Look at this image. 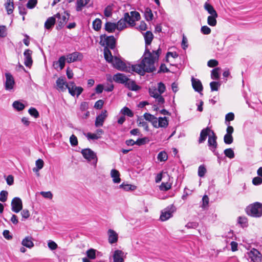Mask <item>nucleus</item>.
Returning a JSON list of instances; mask_svg holds the SVG:
<instances>
[{"mask_svg":"<svg viewBox=\"0 0 262 262\" xmlns=\"http://www.w3.org/2000/svg\"><path fill=\"white\" fill-rule=\"evenodd\" d=\"M162 53V50L159 47L156 50H153L151 52L147 47L145 48L144 53L141 58V66H142L144 74L151 73L156 71L155 66L156 62L158 61L159 56Z\"/></svg>","mask_w":262,"mask_h":262,"instance_id":"obj_1","label":"nucleus"},{"mask_svg":"<svg viewBox=\"0 0 262 262\" xmlns=\"http://www.w3.org/2000/svg\"><path fill=\"white\" fill-rule=\"evenodd\" d=\"M114 67L118 70L128 73L136 72L141 76L145 75L143 67L141 66V62L139 63L131 64L129 62L127 64L123 61L120 58L117 56L114 57Z\"/></svg>","mask_w":262,"mask_h":262,"instance_id":"obj_2","label":"nucleus"},{"mask_svg":"<svg viewBox=\"0 0 262 262\" xmlns=\"http://www.w3.org/2000/svg\"><path fill=\"white\" fill-rule=\"evenodd\" d=\"M246 213L252 217H260L262 215V204L256 202L250 205L246 209Z\"/></svg>","mask_w":262,"mask_h":262,"instance_id":"obj_3","label":"nucleus"},{"mask_svg":"<svg viewBox=\"0 0 262 262\" xmlns=\"http://www.w3.org/2000/svg\"><path fill=\"white\" fill-rule=\"evenodd\" d=\"M99 44L102 46L108 48L109 49L114 50L117 45V40L114 36H107L105 34L100 36Z\"/></svg>","mask_w":262,"mask_h":262,"instance_id":"obj_4","label":"nucleus"},{"mask_svg":"<svg viewBox=\"0 0 262 262\" xmlns=\"http://www.w3.org/2000/svg\"><path fill=\"white\" fill-rule=\"evenodd\" d=\"M81 153L85 159L88 162H92V164L94 167H96L98 158L96 152L91 148H86L82 149Z\"/></svg>","mask_w":262,"mask_h":262,"instance_id":"obj_5","label":"nucleus"},{"mask_svg":"<svg viewBox=\"0 0 262 262\" xmlns=\"http://www.w3.org/2000/svg\"><path fill=\"white\" fill-rule=\"evenodd\" d=\"M212 136H209L208 140V146L209 149L213 153L214 155H218V151L216 150L217 147V143L216 141L217 136L213 131H211Z\"/></svg>","mask_w":262,"mask_h":262,"instance_id":"obj_6","label":"nucleus"},{"mask_svg":"<svg viewBox=\"0 0 262 262\" xmlns=\"http://www.w3.org/2000/svg\"><path fill=\"white\" fill-rule=\"evenodd\" d=\"M246 256L248 259H250L253 262H261V253L255 248H253L248 252Z\"/></svg>","mask_w":262,"mask_h":262,"instance_id":"obj_7","label":"nucleus"},{"mask_svg":"<svg viewBox=\"0 0 262 262\" xmlns=\"http://www.w3.org/2000/svg\"><path fill=\"white\" fill-rule=\"evenodd\" d=\"M175 211L176 207L173 205L168 206L163 211L161 212L160 217V220L162 221H165L168 220L172 216V213Z\"/></svg>","mask_w":262,"mask_h":262,"instance_id":"obj_8","label":"nucleus"},{"mask_svg":"<svg viewBox=\"0 0 262 262\" xmlns=\"http://www.w3.org/2000/svg\"><path fill=\"white\" fill-rule=\"evenodd\" d=\"M60 18V14L57 13L53 16L49 17L47 18L45 23V28L46 29L51 30L54 27L56 23V18L59 19Z\"/></svg>","mask_w":262,"mask_h":262,"instance_id":"obj_9","label":"nucleus"},{"mask_svg":"<svg viewBox=\"0 0 262 262\" xmlns=\"http://www.w3.org/2000/svg\"><path fill=\"white\" fill-rule=\"evenodd\" d=\"M12 210L15 212H19L23 208V203L19 198L15 197L13 198L11 202Z\"/></svg>","mask_w":262,"mask_h":262,"instance_id":"obj_10","label":"nucleus"},{"mask_svg":"<svg viewBox=\"0 0 262 262\" xmlns=\"http://www.w3.org/2000/svg\"><path fill=\"white\" fill-rule=\"evenodd\" d=\"M83 58L82 53L78 52H74L67 55V62L68 63L74 62L76 61H81Z\"/></svg>","mask_w":262,"mask_h":262,"instance_id":"obj_11","label":"nucleus"},{"mask_svg":"<svg viewBox=\"0 0 262 262\" xmlns=\"http://www.w3.org/2000/svg\"><path fill=\"white\" fill-rule=\"evenodd\" d=\"M107 117V111L104 110H103L101 113L96 117V120L95 122V126L96 127L102 126L103 123Z\"/></svg>","mask_w":262,"mask_h":262,"instance_id":"obj_12","label":"nucleus"},{"mask_svg":"<svg viewBox=\"0 0 262 262\" xmlns=\"http://www.w3.org/2000/svg\"><path fill=\"white\" fill-rule=\"evenodd\" d=\"M6 82L5 84V89L6 90H11L13 89L15 84L14 78L12 75L9 73L5 74Z\"/></svg>","mask_w":262,"mask_h":262,"instance_id":"obj_13","label":"nucleus"},{"mask_svg":"<svg viewBox=\"0 0 262 262\" xmlns=\"http://www.w3.org/2000/svg\"><path fill=\"white\" fill-rule=\"evenodd\" d=\"M66 87L67 89H68L69 94L73 97L76 95L78 97L83 91V89L81 86L69 87L68 84H66Z\"/></svg>","mask_w":262,"mask_h":262,"instance_id":"obj_14","label":"nucleus"},{"mask_svg":"<svg viewBox=\"0 0 262 262\" xmlns=\"http://www.w3.org/2000/svg\"><path fill=\"white\" fill-rule=\"evenodd\" d=\"M192 85L195 92L199 93L201 95H203L201 93L203 90V86L201 83V81L198 79H195L194 77L191 78Z\"/></svg>","mask_w":262,"mask_h":262,"instance_id":"obj_15","label":"nucleus"},{"mask_svg":"<svg viewBox=\"0 0 262 262\" xmlns=\"http://www.w3.org/2000/svg\"><path fill=\"white\" fill-rule=\"evenodd\" d=\"M113 80L117 83L125 84L127 81L130 79L123 73H117L113 76Z\"/></svg>","mask_w":262,"mask_h":262,"instance_id":"obj_16","label":"nucleus"},{"mask_svg":"<svg viewBox=\"0 0 262 262\" xmlns=\"http://www.w3.org/2000/svg\"><path fill=\"white\" fill-rule=\"evenodd\" d=\"M31 54L32 51L29 49L26 50L24 53L25 56L24 64L26 67L30 68H31L32 63Z\"/></svg>","mask_w":262,"mask_h":262,"instance_id":"obj_17","label":"nucleus"},{"mask_svg":"<svg viewBox=\"0 0 262 262\" xmlns=\"http://www.w3.org/2000/svg\"><path fill=\"white\" fill-rule=\"evenodd\" d=\"M56 85L59 91L61 92H64L67 90L66 84H68V83L66 81V78L60 77H59L56 81Z\"/></svg>","mask_w":262,"mask_h":262,"instance_id":"obj_18","label":"nucleus"},{"mask_svg":"<svg viewBox=\"0 0 262 262\" xmlns=\"http://www.w3.org/2000/svg\"><path fill=\"white\" fill-rule=\"evenodd\" d=\"M211 131L212 130H211L208 127L203 129L200 133L199 143H203L206 140L207 136H209V133L211 132Z\"/></svg>","mask_w":262,"mask_h":262,"instance_id":"obj_19","label":"nucleus"},{"mask_svg":"<svg viewBox=\"0 0 262 262\" xmlns=\"http://www.w3.org/2000/svg\"><path fill=\"white\" fill-rule=\"evenodd\" d=\"M107 232L108 235V242L111 244L116 243L118 239V234L114 230L111 229H108Z\"/></svg>","mask_w":262,"mask_h":262,"instance_id":"obj_20","label":"nucleus"},{"mask_svg":"<svg viewBox=\"0 0 262 262\" xmlns=\"http://www.w3.org/2000/svg\"><path fill=\"white\" fill-rule=\"evenodd\" d=\"M125 86L133 91H138L141 89V86L137 85L134 80L127 81L125 83Z\"/></svg>","mask_w":262,"mask_h":262,"instance_id":"obj_21","label":"nucleus"},{"mask_svg":"<svg viewBox=\"0 0 262 262\" xmlns=\"http://www.w3.org/2000/svg\"><path fill=\"white\" fill-rule=\"evenodd\" d=\"M117 27L115 23L106 21L104 25V30L108 33H113L117 29Z\"/></svg>","mask_w":262,"mask_h":262,"instance_id":"obj_22","label":"nucleus"},{"mask_svg":"<svg viewBox=\"0 0 262 262\" xmlns=\"http://www.w3.org/2000/svg\"><path fill=\"white\" fill-rule=\"evenodd\" d=\"M145 47L150 45L154 38V35L150 31H147L144 34Z\"/></svg>","mask_w":262,"mask_h":262,"instance_id":"obj_23","label":"nucleus"},{"mask_svg":"<svg viewBox=\"0 0 262 262\" xmlns=\"http://www.w3.org/2000/svg\"><path fill=\"white\" fill-rule=\"evenodd\" d=\"M43 220V217L42 215H40L38 216L35 219V230L36 231H40L42 230L45 226L43 223L42 222Z\"/></svg>","mask_w":262,"mask_h":262,"instance_id":"obj_24","label":"nucleus"},{"mask_svg":"<svg viewBox=\"0 0 262 262\" xmlns=\"http://www.w3.org/2000/svg\"><path fill=\"white\" fill-rule=\"evenodd\" d=\"M104 57L105 60L108 63H112L113 61V58L114 57L113 56L112 54V52L107 47L104 48Z\"/></svg>","mask_w":262,"mask_h":262,"instance_id":"obj_25","label":"nucleus"},{"mask_svg":"<svg viewBox=\"0 0 262 262\" xmlns=\"http://www.w3.org/2000/svg\"><path fill=\"white\" fill-rule=\"evenodd\" d=\"M111 176L114 183H119L121 182L120 173L118 170L113 169L111 171Z\"/></svg>","mask_w":262,"mask_h":262,"instance_id":"obj_26","label":"nucleus"},{"mask_svg":"<svg viewBox=\"0 0 262 262\" xmlns=\"http://www.w3.org/2000/svg\"><path fill=\"white\" fill-rule=\"evenodd\" d=\"M69 18H67L66 16H61L60 15V18L57 20V25L56 26V29L57 30H61L64 26L65 24L68 21Z\"/></svg>","mask_w":262,"mask_h":262,"instance_id":"obj_27","label":"nucleus"},{"mask_svg":"<svg viewBox=\"0 0 262 262\" xmlns=\"http://www.w3.org/2000/svg\"><path fill=\"white\" fill-rule=\"evenodd\" d=\"M90 0H77L76 3V10L77 12L81 11L83 7H85Z\"/></svg>","mask_w":262,"mask_h":262,"instance_id":"obj_28","label":"nucleus"},{"mask_svg":"<svg viewBox=\"0 0 262 262\" xmlns=\"http://www.w3.org/2000/svg\"><path fill=\"white\" fill-rule=\"evenodd\" d=\"M123 253L121 250H116L113 255L114 262H123L124 260L122 258Z\"/></svg>","mask_w":262,"mask_h":262,"instance_id":"obj_29","label":"nucleus"},{"mask_svg":"<svg viewBox=\"0 0 262 262\" xmlns=\"http://www.w3.org/2000/svg\"><path fill=\"white\" fill-rule=\"evenodd\" d=\"M21 244L27 248H31L33 247L32 237L30 236L26 237L21 242Z\"/></svg>","mask_w":262,"mask_h":262,"instance_id":"obj_30","label":"nucleus"},{"mask_svg":"<svg viewBox=\"0 0 262 262\" xmlns=\"http://www.w3.org/2000/svg\"><path fill=\"white\" fill-rule=\"evenodd\" d=\"M5 6L8 14L9 15L13 13L14 9V4L13 0H7V2L5 4Z\"/></svg>","mask_w":262,"mask_h":262,"instance_id":"obj_31","label":"nucleus"},{"mask_svg":"<svg viewBox=\"0 0 262 262\" xmlns=\"http://www.w3.org/2000/svg\"><path fill=\"white\" fill-rule=\"evenodd\" d=\"M119 188L123 189L125 191H129V190H135L137 188V186L134 185H131L127 183H125L123 182L119 186Z\"/></svg>","mask_w":262,"mask_h":262,"instance_id":"obj_32","label":"nucleus"},{"mask_svg":"<svg viewBox=\"0 0 262 262\" xmlns=\"http://www.w3.org/2000/svg\"><path fill=\"white\" fill-rule=\"evenodd\" d=\"M144 16L145 19L149 21H151L154 18V15L152 13L151 9L149 7H147L145 9Z\"/></svg>","mask_w":262,"mask_h":262,"instance_id":"obj_33","label":"nucleus"},{"mask_svg":"<svg viewBox=\"0 0 262 262\" xmlns=\"http://www.w3.org/2000/svg\"><path fill=\"white\" fill-rule=\"evenodd\" d=\"M218 15L215 14V15H211L209 16L207 18V23L210 26L214 27L216 26L217 21L216 18L217 17Z\"/></svg>","mask_w":262,"mask_h":262,"instance_id":"obj_34","label":"nucleus"},{"mask_svg":"<svg viewBox=\"0 0 262 262\" xmlns=\"http://www.w3.org/2000/svg\"><path fill=\"white\" fill-rule=\"evenodd\" d=\"M204 8L210 15L217 14L213 6L207 2L204 4Z\"/></svg>","mask_w":262,"mask_h":262,"instance_id":"obj_35","label":"nucleus"},{"mask_svg":"<svg viewBox=\"0 0 262 262\" xmlns=\"http://www.w3.org/2000/svg\"><path fill=\"white\" fill-rule=\"evenodd\" d=\"M124 20L126 23H128L130 26H134L135 25V20H134L132 16H130L128 12H126L124 14V17L123 18Z\"/></svg>","mask_w":262,"mask_h":262,"instance_id":"obj_36","label":"nucleus"},{"mask_svg":"<svg viewBox=\"0 0 262 262\" xmlns=\"http://www.w3.org/2000/svg\"><path fill=\"white\" fill-rule=\"evenodd\" d=\"M66 58L64 56L60 57L57 61H54V64H59L60 70L64 68L66 63Z\"/></svg>","mask_w":262,"mask_h":262,"instance_id":"obj_37","label":"nucleus"},{"mask_svg":"<svg viewBox=\"0 0 262 262\" xmlns=\"http://www.w3.org/2000/svg\"><path fill=\"white\" fill-rule=\"evenodd\" d=\"M101 25L102 21L99 18H96L93 22V28L96 31L100 30Z\"/></svg>","mask_w":262,"mask_h":262,"instance_id":"obj_38","label":"nucleus"},{"mask_svg":"<svg viewBox=\"0 0 262 262\" xmlns=\"http://www.w3.org/2000/svg\"><path fill=\"white\" fill-rule=\"evenodd\" d=\"M12 106L17 111H22L25 107V105L19 101H15L12 104Z\"/></svg>","mask_w":262,"mask_h":262,"instance_id":"obj_39","label":"nucleus"},{"mask_svg":"<svg viewBox=\"0 0 262 262\" xmlns=\"http://www.w3.org/2000/svg\"><path fill=\"white\" fill-rule=\"evenodd\" d=\"M220 70V68H215L211 71V78L212 79L219 80L220 78L219 71Z\"/></svg>","mask_w":262,"mask_h":262,"instance_id":"obj_40","label":"nucleus"},{"mask_svg":"<svg viewBox=\"0 0 262 262\" xmlns=\"http://www.w3.org/2000/svg\"><path fill=\"white\" fill-rule=\"evenodd\" d=\"M124 116L126 115L129 117H133L134 116L133 112L130 110L128 107L126 106L123 107L120 112Z\"/></svg>","mask_w":262,"mask_h":262,"instance_id":"obj_41","label":"nucleus"},{"mask_svg":"<svg viewBox=\"0 0 262 262\" xmlns=\"http://www.w3.org/2000/svg\"><path fill=\"white\" fill-rule=\"evenodd\" d=\"M125 23V21L124 20L123 18L120 19L119 21H118L117 23H116V25L117 27V29L119 31H121L126 28V25Z\"/></svg>","mask_w":262,"mask_h":262,"instance_id":"obj_42","label":"nucleus"},{"mask_svg":"<svg viewBox=\"0 0 262 262\" xmlns=\"http://www.w3.org/2000/svg\"><path fill=\"white\" fill-rule=\"evenodd\" d=\"M157 159L160 162L166 161L168 159L167 153L165 151H160L158 155Z\"/></svg>","mask_w":262,"mask_h":262,"instance_id":"obj_43","label":"nucleus"},{"mask_svg":"<svg viewBox=\"0 0 262 262\" xmlns=\"http://www.w3.org/2000/svg\"><path fill=\"white\" fill-rule=\"evenodd\" d=\"M238 223L240 224L243 228L247 227L248 225L247 218L245 216H239L238 217Z\"/></svg>","mask_w":262,"mask_h":262,"instance_id":"obj_44","label":"nucleus"},{"mask_svg":"<svg viewBox=\"0 0 262 262\" xmlns=\"http://www.w3.org/2000/svg\"><path fill=\"white\" fill-rule=\"evenodd\" d=\"M113 6V4L109 5L105 8L104 10V14L106 17H109L112 16L113 10L112 7Z\"/></svg>","mask_w":262,"mask_h":262,"instance_id":"obj_45","label":"nucleus"},{"mask_svg":"<svg viewBox=\"0 0 262 262\" xmlns=\"http://www.w3.org/2000/svg\"><path fill=\"white\" fill-rule=\"evenodd\" d=\"M44 165V162L41 159H38L35 162L36 167L34 168V171H39L40 169L42 168Z\"/></svg>","mask_w":262,"mask_h":262,"instance_id":"obj_46","label":"nucleus"},{"mask_svg":"<svg viewBox=\"0 0 262 262\" xmlns=\"http://www.w3.org/2000/svg\"><path fill=\"white\" fill-rule=\"evenodd\" d=\"M224 153L226 157L230 158V159H233L235 157V154L233 150L231 148H227L224 150Z\"/></svg>","mask_w":262,"mask_h":262,"instance_id":"obj_47","label":"nucleus"},{"mask_svg":"<svg viewBox=\"0 0 262 262\" xmlns=\"http://www.w3.org/2000/svg\"><path fill=\"white\" fill-rule=\"evenodd\" d=\"M149 139L147 137H144L142 138H138L136 141H135V144L138 145V146H141L145 145L147 143L149 142Z\"/></svg>","mask_w":262,"mask_h":262,"instance_id":"obj_48","label":"nucleus"},{"mask_svg":"<svg viewBox=\"0 0 262 262\" xmlns=\"http://www.w3.org/2000/svg\"><path fill=\"white\" fill-rule=\"evenodd\" d=\"M221 86L220 82L218 81H212L210 83V86L211 91H217Z\"/></svg>","mask_w":262,"mask_h":262,"instance_id":"obj_49","label":"nucleus"},{"mask_svg":"<svg viewBox=\"0 0 262 262\" xmlns=\"http://www.w3.org/2000/svg\"><path fill=\"white\" fill-rule=\"evenodd\" d=\"M87 257L91 259L96 258V250L94 249H90L86 251Z\"/></svg>","mask_w":262,"mask_h":262,"instance_id":"obj_50","label":"nucleus"},{"mask_svg":"<svg viewBox=\"0 0 262 262\" xmlns=\"http://www.w3.org/2000/svg\"><path fill=\"white\" fill-rule=\"evenodd\" d=\"M207 171L206 168L204 165H201L198 168V176L200 177H203Z\"/></svg>","mask_w":262,"mask_h":262,"instance_id":"obj_51","label":"nucleus"},{"mask_svg":"<svg viewBox=\"0 0 262 262\" xmlns=\"http://www.w3.org/2000/svg\"><path fill=\"white\" fill-rule=\"evenodd\" d=\"M233 141V138L232 135H225L224 137V142L226 144H230L232 143Z\"/></svg>","mask_w":262,"mask_h":262,"instance_id":"obj_52","label":"nucleus"},{"mask_svg":"<svg viewBox=\"0 0 262 262\" xmlns=\"http://www.w3.org/2000/svg\"><path fill=\"white\" fill-rule=\"evenodd\" d=\"M170 70L166 67L165 63H161L160 65V68L158 71L157 73H169L170 72Z\"/></svg>","mask_w":262,"mask_h":262,"instance_id":"obj_53","label":"nucleus"},{"mask_svg":"<svg viewBox=\"0 0 262 262\" xmlns=\"http://www.w3.org/2000/svg\"><path fill=\"white\" fill-rule=\"evenodd\" d=\"M8 192L6 190H2L0 192V201L5 202L7 201L8 196Z\"/></svg>","mask_w":262,"mask_h":262,"instance_id":"obj_54","label":"nucleus"},{"mask_svg":"<svg viewBox=\"0 0 262 262\" xmlns=\"http://www.w3.org/2000/svg\"><path fill=\"white\" fill-rule=\"evenodd\" d=\"M234 114L233 113L230 112L226 115L225 116V123L230 122L234 119Z\"/></svg>","mask_w":262,"mask_h":262,"instance_id":"obj_55","label":"nucleus"},{"mask_svg":"<svg viewBox=\"0 0 262 262\" xmlns=\"http://www.w3.org/2000/svg\"><path fill=\"white\" fill-rule=\"evenodd\" d=\"M70 142L72 146L77 145L78 143L77 138L74 135H72L70 137Z\"/></svg>","mask_w":262,"mask_h":262,"instance_id":"obj_56","label":"nucleus"},{"mask_svg":"<svg viewBox=\"0 0 262 262\" xmlns=\"http://www.w3.org/2000/svg\"><path fill=\"white\" fill-rule=\"evenodd\" d=\"M166 90V86L165 84L162 82H160L158 83V91L159 92V94L161 95L163 94Z\"/></svg>","mask_w":262,"mask_h":262,"instance_id":"obj_57","label":"nucleus"},{"mask_svg":"<svg viewBox=\"0 0 262 262\" xmlns=\"http://www.w3.org/2000/svg\"><path fill=\"white\" fill-rule=\"evenodd\" d=\"M171 185L168 183L162 182L159 187V188L162 191H167L170 189Z\"/></svg>","mask_w":262,"mask_h":262,"instance_id":"obj_58","label":"nucleus"},{"mask_svg":"<svg viewBox=\"0 0 262 262\" xmlns=\"http://www.w3.org/2000/svg\"><path fill=\"white\" fill-rule=\"evenodd\" d=\"M103 104L104 101L103 100L100 99L95 102L94 107L96 109L100 110L102 108Z\"/></svg>","mask_w":262,"mask_h":262,"instance_id":"obj_59","label":"nucleus"},{"mask_svg":"<svg viewBox=\"0 0 262 262\" xmlns=\"http://www.w3.org/2000/svg\"><path fill=\"white\" fill-rule=\"evenodd\" d=\"M143 117L146 120L148 121L149 122L152 121L153 119H156V117L154 115H151L148 113H145L144 114Z\"/></svg>","mask_w":262,"mask_h":262,"instance_id":"obj_60","label":"nucleus"},{"mask_svg":"<svg viewBox=\"0 0 262 262\" xmlns=\"http://www.w3.org/2000/svg\"><path fill=\"white\" fill-rule=\"evenodd\" d=\"M202 33L205 35H208L211 33V29L207 26H202L201 28Z\"/></svg>","mask_w":262,"mask_h":262,"instance_id":"obj_61","label":"nucleus"},{"mask_svg":"<svg viewBox=\"0 0 262 262\" xmlns=\"http://www.w3.org/2000/svg\"><path fill=\"white\" fill-rule=\"evenodd\" d=\"M252 184L255 186H258L261 184L262 178L259 177H254L252 180Z\"/></svg>","mask_w":262,"mask_h":262,"instance_id":"obj_62","label":"nucleus"},{"mask_svg":"<svg viewBox=\"0 0 262 262\" xmlns=\"http://www.w3.org/2000/svg\"><path fill=\"white\" fill-rule=\"evenodd\" d=\"M48 247L52 250H54L57 249L58 246L57 244L51 240H49L48 243Z\"/></svg>","mask_w":262,"mask_h":262,"instance_id":"obj_63","label":"nucleus"},{"mask_svg":"<svg viewBox=\"0 0 262 262\" xmlns=\"http://www.w3.org/2000/svg\"><path fill=\"white\" fill-rule=\"evenodd\" d=\"M148 92L149 95L154 98H157L159 96V93L157 92V90L156 89H151L149 88Z\"/></svg>","mask_w":262,"mask_h":262,"instance_id":"obj_64","label":"nucleus"}]
</instances>
